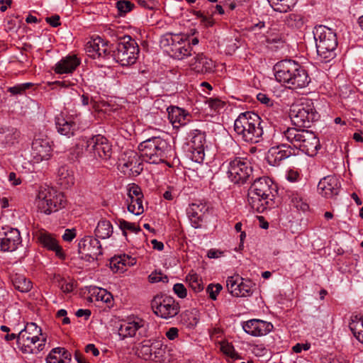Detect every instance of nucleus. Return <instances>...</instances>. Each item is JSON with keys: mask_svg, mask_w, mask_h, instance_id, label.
<instances>
[{"mask_svg": "<svg viewBox=\"0 0 363 363\" xmlns=\"http://www.w3.org/2000/svg\"><path fill=\"white\" fill-rule=\"evenodd\" d=\"M286 24L293 28H301L304 25L303 17L301 14L290 13L286 17Z\"/></svg>", "mask_w": 363, "mask_h": 363, "instance_id": "nucleus-40", "label": "nucleus"}, {"mask_svg": "<svg viewBox=\"0 0 363 363\" xmlns=\"http://www.w3.org/2000/svg\"><path fill=\"white\" fill-rule=\"evenodd\" d=\"M138 357L145 360H154L158 357L160 350L152 352V345L149 344H142L137 350Z\"/></svg>", "mask_w": 363, "mask_h": 363, "instance_id": "nucleus-36", "label": "nucleus"}, {"mask_svg": "<svg viewBox=\"0 0 363 363\" xmlns=\"http://www.w3.org/2000/svg\"><path fill=\"white\" fill-rule=\"evenodd\" d=\"M242 278L237 277H230L227 279V288L228 291L234 296L238 294V289H239Z\"/></svg>", "mask_w": 363, "mask_h": 363, "instance_id": "nucleus-45", "label": "nucleus"}, {"mask_svg": "<svg viewBox=\"0 0 363 363\" xmlns=\"http://www.w3.org/2000/svg\"><path fill=\"white\" fill-rule=\"evenodd\" d=\"M59 184L65 189L74 184V171L67 165L61 166L57 172Z\"/></svg>", "mask_w": 363, "mask_h": 363, "instance_id": "nucleus-29", "label": "nucleus"}, {"mask_svg": "<svg viewBox=\"0 0 363 363\" xmlns=\"http://www.w3.org/2000/svg\"><path fill=\"white\" fill-rule=\"evenodd\" d=\"M282 141L287 142L308 156H315L320 148L318 138L311 130L294 127L281 131Z\"/></svg>", "mask_w": 363, "mask_h": 363, "instance_id": "nucleus-2", "label": "nucleus"}, {"mask_svg": "<svg viewBox=\"0 0 363 363\" xmlns=\"http://www.w3.org/2000/svg\"><path fill=\"white\" fill-rule=\"evenodd\" d=\"M257 99L263 104H265L268 106H271L273 105V101L265 94L259 93L257 95Z\"/></svg>", "mask_w": 363, "mask_h": 363, "instance_id": "nucleus-63", "label": "nucleus"}, {"mask_svg": "<svg viewBox=\"0 0 363 363\" xmlns=\"http://www.w3.org/2000/svg\"><path fill=\"white\" fill-rule=\"evenodd\" d=\"M247 201L252 209L258 213H263L268 208H274L275 205L274 200L265 199V197L249 191Z\"/></svg>", "mask_w": 363, "mask_h": 363, "instance_id": "nucleus-25", "label": "nucleus"}, {"mask_svg": "<svg viewBox=\"0 0 363 363\" xmlns=\"http://www.w3.org/2000/svg\"><path fill=\"white\" fill-rule=\"evenodd\" d=\"M349 328L356 339L363 344V318L352 315Z\"/></svg>", "mask_w": 363, "mask_h": 363, "instance_id": "nucleus-31", "label": "nucleus"}, {"mask_svg": "<svg viewBox=\"0 0 363 363\" xmlns=\"http://www.w3.org/2000/svg\"><path fill=\"white\" fill-rule=\"evenodd\" d=\"M294 153L292 145L287 142L272 147L267 154V161L273 166H277L285 159Z\"/></svg>", "mask_w": 363, "mask_h": 363, "instance_id": "nucleus-17", "label": "nucleus"}, {"mask_svg": "<svg viewBox=\"0 0 363 363\" xmlns=\"http://www.w3.org/2000/svg\"><path fill=\"white\" fill-rule=\"evenodd\" d=\"M38 242L48 250L53 251L59 258L63 259L65 255L62 247L59 245L54 235L45 230H40L35 233Z\"/></svg>", "mask_w": 363, "mask_h": 363, "instance_id": "nucleus-16", "label": "nucleus"}, {"mask_svg": "<svg viewBox=\"0 0 363 363\" xmlns=\"http://www.w3.org/2000/svg\"><path fill=\"white\" fill-rule=\"evenodd\" d=\"M143 201V198H139L137 201L127 200L128 211L136 216L142 214L144 212Z\"/></svg>", "mask_w": 363, "mask_h": 363, "instance_id": "nucleus-41", "label": "nucleus"}, {"mask_svg": "<svg viewBox=\"0 0 363 363\" xmlns=\"http://www.w3.org/2000/svg\"><path fill=\"white\" fill-rule=\"evenodd\" d=\"M140 156L136 152L130 151L125 153V157L120 159L119 166L121 171L129 176L136 177L143 170V165L140 162Z\"/></svg>", "mask_w": 363, "mask_h": 363, "instance_id": "nucleus-13", "label": "nucleus"}, {"mask_svg": "<svg viewBox=\"0 0 363 363\" xmlns=\"http://www.w3.org/2000/svg\"><path fill=\"white\" fill-rule=\"evenodd\" d=\"M312 52H315L317 57L323 62H328L336 56L335 48L333 47H312Z\"/></svg>", "mask_w": 363, "mask_h": 363, "instance_id": "nucleus-32", "label": "nucleus"}, {"mask_svg": "<svg viewBox=\"0 0 363 363\" xmlns=\"http://www.w3.org/2000/svg\"><path fill=\"white\" fill-rule=\"evenodd\" d=\"M86 148L94 158L108 160L112 153L111 145L106 138L101 135H94L86 142Z\"/></svg>", "mask_w": 363, "mask_h": 363, "instance_id": "nucleus-11", "label": "nucleus"}, {"mask_svg": "<svg viewBox=\"0 0 363 363\" xmlns=\"http://www.w3.org/2000/svg\"><path fill=\"white\" fill-rule=\"evenodd\" d=\"M234 130L242 140L257 143L263 135L261 118L254 112L241 113L234 122Z\"/></svg>", "mask_w": 363, "mask_h": 363, "instance_id": "nucleus-4", "label": "nucleus"}, {"mask_svg": "<svg viewBox=\"0 0 363 363\" xmlns=\"http://www.w3.org/2000/svg\"><path fill=\"white\" fill-rule=\"evenodd\" d=\"M134 4L128 0H120L116 2V8L121 16H123L130 11Z\"/></svg>", "mask_w": 363, "mask_h": 363, "instance_id": "nucleus-48", "label": "nucleus"}, {"mask_svg": "<svg viewBox=\"0 0 363 363\" xmlns=\"http://www.w3.org/2000/svg\"><path fill=\"white\" fill-rule=\"evenodd\" d=\"M52 142L45 135L35 137L32 143L31 155L36 162L48 160L52 156Z\"/></svg>", "mask_w": 363, "mask_h": 363, "instance_id": "nucleus-12", "label": "nucleus"}, {"mask_svg": "<svg viewBox=\"0 0 363 363\" xmlns=\"http://www.w3.org/2000/svg\"><path fill=\"white\" fill-rule=\"evenodd\" d=\"M288 196L291 203L297 209L306 211L308 209V205L303 201L302 195L296 191H288Z\"/></svg>", "mask_w": 363, "mask_h": 363, "instance_id": "nucleus-38", "label": "nucleus"}, {"mask_svg": "<svg viewBox=\"0 0 363 363\" xmlns=\"http://www.w3.org/2000/svg\"><path fill=\"white\" fill-rule=\"evenodd\" d=\"M119 228L122 230L123 235H126L125 230H130L132 233H137L140 231V228L137 226L135 223L128 222L125 220H119Z\"/></svg>", "mask_w": 363, "mask_h": 363, "instance_id": "nucleus-47", "label": "nucleus"}, {"mask_svg": "<svg viewBox=\"0 0 363 363\" xmlns=\"http://www.w3.org/2000/svg\"><path fill=\"white\" fill-rule=\"evenodd\" d=\"M191 66L196 72L201 74L211 72L215 67L213 61L202 54L198 55L194 58V62L191 64Z\"/></svg>", "mask_w": 363, "mask_h": 363, "instance_id": "nucleus-28", "label": "nucleus"}, {"mask_svg": "<svg viewBox=\"0 0 363 363\" xmlns=\"http://www.w3.org/2000/svg\"><path fill=\"white\" fill-rule=\"evenodd\" d=\"M36 203L41 213L50 214L64 208L66 199L62 192L50 187H41L37 196Z\"/></svg>", "mask_w": 363, "mask_h": 363, "instance_id": "nucleus-8", "label": "nucleus"}, {"mask_svg": "<svg viewBox=\"0 0 363 363\" xmlns=\"http://www.w3.org/2000/svg\"><path fill=\"white\" fill-rule=\"evenodd\" d=\"M208 210L205 203H192L187 210V214L194 228H199L202 225L203 216Z\"/></svg>", "mask_w": 363, "mask_h": 363, "instance_id": "nucleus-26", "label": "nucleus"}, {"mask_svg": "<svg viewBox=\"0 0 363 363\" xmlns=\"http://www.w3.org/2000/svg\"><path fill=\"white\" fill-rule=\"evenodd\" d=\"M128 200H133L137 201V199H139V198H143V194L142 192V190L140 187L138 185H136L135 184H132L128 189Z\"/></svg>", "mask_w": 363, "mask_h": 363, "instance_id": "nucleus-46", "label": "nucleus"}, {"mask_svg": "<svg viewBox=\"0 0 363 363\" xmlns=\"http://www.w3.org/2000/svg\"><path fill=\"white\" fill-rule=\"evenodd\" d=\"M269 27H267L264 21H259L251 26L248 30L254 35H264L267 32Z\"/></svg>", "mask_w": 363, "mask_h": 363, "instance_id": "nucleus-50", "label": "nucleus"}, {"mask_svg": "<svg viewBox=\"0 0 363 363\" xmlns=\"http://www.w3.org/2000/svg\"><path fill=\"white\" fill-rule=\"evenodd\" d=\"M144 326V320L141 319L126 322L121 325L118 335L122 340L136 335V333Z\"/></svg>", "mask_w": 363, "mask_h": 363, "instance_id": "nucleus-27", "label": "nucleus"}, {"mask_svg": "<svg viewBox=\"0 0 363 363\" xmlns=\"http://www.w3.org/2000/svg\"><path fill=\"white\" fill-rule=\"evenodd\" d=\"M8 181L12 186H18L21 184L22 179L15 172H10L8 175Z\"/></svg>", "mask_w": 363, "mask_h": 363, "instance_id": "nucleus-60", "label": "nucleus"}, {"mask_svg": "<svg viewBox=\"0 0 363 363\" xmlns=\"http://www.w3.org/2000/svg\"><path fill=\"white\" fill-rule=\"evenodd\" d=\"M113 233V226L109 220H101L95 229V235L101 239H106Z\"/></svg>", "mask_w": 363, "mask_h": 363, "instance_id": "nucleus-34", "label": "nucleus"}, {"mask_svg": "<svg viewBox=\"0 0 363 363\" xmlns=\"http://www.w3.org/2000/svg\"><path fill=\"white\" fill-rule=\"evenodd\" d=\"M149 281L151 283H157L159 281L167 282L168 277L167 276H163L161 272H152L149 277Z\"/></svg>", "mask_w": 363, "mask_h": 363, "instance_id": "nucleus-56", "label": "nucleus"}, {"mask_svg": "<svg viewBox=\"0 0 363 363\" xmlns=\"http://www.w3.org/2000/svg\"><path fill=\"white\" fill-rule=\"evenodd\" d=\"M173 291L177 296L180 298H184L187 295V291L184 284L177 283L174 285Z\"/></svg>", "mask_w": 363, "mask_h": 363, "instance_id": "nucleus-59", "label": "nucleus"}, {"mask_svg": "<svg viewBox=\"0 0 363 363\" xmlns=\"http://www.w3.org/2000/svg\"><path fill=\"white\" fill-rule=\"evenodd\" d=\"M259 196L265 197V199L274 200L277 193L276 186L268 177H260L255 180L248 190Z\"/></svg>", "mask_w": 363, "mask_h": 363, "instance_id": "nucleus-14", "label": "nucleus"}, {"mask_svg": "<svg viewBox=\"0 0 363 363\" xmlns=\"http://www.w3.org/2000/svg\"><path fill=\"white\" fill-rule=\"evenodd\" d=\"M46 336L35 323H28L17 335V347L24 354H37L45 348Z\"/></svg>", "mask_w": 363, "mask_h": 363, "instance_id": "nucleus-5", "label": "nucleus"}, {"mask_svg": "<svg viewBox=\"0 0 363 363\" xmlns=\"http://www.w3.org/2000/svg\"><path fill=\"white\" fill-rule=\"evenodd\" d=\"M206 138L204 133L196 132L191 138L189 143V148H204Z\"/></svg>", "mask_w": 363, "mask_h": 363, "instance_id": "nucleus-44", "label": "nucleus"}, {"mask_svg": "<svg viewBox=\"0 0 363 363\" xmlns=\"http://www.w3.org/2000/svg\"><path fill=\"white\" fill-rule=\"evenodd\" d=\"M223 287L220 284H209L206 289V292L208 294L209 297L212 300H216L217 298V295L222 290Z\"/></svg>", "mask_w": 363, "mask_h": 363, "instance_id": "nucleus-53", "label": "nucleus"}, {"mask_svg": "<svg viewBox=\"0 0 363 363\" xmlns=\"http://www.w3.org/2000/svg\"><path fill=\"white\" fill-rule=\"evenodd\" d=\"M77 235L76 230L74 228L66 229L62 235L63 240L66 242H71Z\"/></svg>", "mask_w": 363, "mask_h": 363, "instance_id": "nucleus-62", "label": "nucleus"}, {"mask_svg": "<svg viewBox=\"0 0 363 363\" xmlns=\"http://www.w3.org/2000/svg\"><path fill=\"white\" fill-rule=\"evenodd\" d=\"M272 8L277 12L286 13L296 4L297 0H267Z\"/></svg>", "mask_w": 363, "mask_h": 363, "instance_id": "nucleus-33", "label": "nucleus"}, {"mask_svg": "<svg viewBox=\"0 0 363 363\" xmlns=\"http://www.w3.org/2000/svg\"><path fill=\"white\" fill-rule=\"evenodd\" d=\"M60 350L59 347L53 348L45 359L46 363H65L63 358L57 356L60 354Z\"/></svg>", "mask_w": 363, "mask_h": 363, "instance_id": "nucleus-49", "label": "nucleus"}, {"mask_svg": "<svg viewBox=\"0 0 363 363\" xmlns=\"http://www.w3.org/2000/svg\"><path fill=\"white\" fill-rule=\"evenodd\" d=\"M79 64L80 60L76 55H68L55 64L54 71L60 74L72 73Z\"/></svg>", "mask_w": 363, "mask_h": 363, "instance_id": "nucleus-23", "label": "nucleus"}, {"mask_svg": "<svg viewBox=\"0 0 363 363\" xmlns=\"http://www.w3.org/2000/svg\"><path fill=\"white\" fill-rule=\"evenodd\" d=\"M141 160L150 164L164 163L174 155L172 145L161 137H152L140 143Z\"/></svg>", "mask_w": 363, "mask_h": 363, "instance_id": "nucleus-3", "label": "nucleus"}, {"mask_svg": "<svg viewBox=\"0 0 363 363\" xmlns=\"http://www.w3.org/2000/svg\"><path fill=\"white\" fill-rule=\"evenodd\" d=\"M167 52L170 57L177 60H183L191 55L192 47H169Z\"/></svg>", "mask_w": 363, "mask_h": 363, "instance_id": "nucleus-37", "label": "nucleus"}, {"mask_svg": "<svg viewBox=\"0 0 363 363\" xmlns=\"http://www.w3.org/2000/svg\"><path fill=\"white\" fill-rule=\"evenodd\" d=\"M220 350L226 355L233 358L235 356V350L233 346L225 342L220 343Z\"/></svg>", "mask_w": 363, "mask_h": 363, "instance_id": "nucleus-58", "label": "nucleus"}, {"mask_svg": "<svg viewBox=\"0 0 363 363\" xmlns=\"http://www.w3.org/2000/svg\"><path fill=\"white\" fill-rule=\"evenodd\" d=\"M101 44L102 45H107L106 43H104V40L101 37H99V35H94L91 36V40L87 42L86 45L98 46Z\"/></svg>", "mask_w": 363, "mask_h": 363, "instance_id": "nucleus-61", "label": "nucleus"}, {"mask_svg": "<svg viewBox=\"0 0 363 363\" xmlns=\"http://www.w3.org/2000/svg\"><path fill=\"white\" fill-rule=\"evenodd\" d=\"M186 281L189 282V286L196 293L200 292L203 289V284L201 279L196 274H189L186 277Z\"/></svg>", "mask_w": 363, "mask_h": 363, "instance_id": "nucleus-42", "label": "nucleus"}, {"mask_svg": "<svg viewBox=\"0 0 363 363\" xmlns=\"http://www.w3.org/2000/svg\"><path fill=\"white\" fill-rule=\"evenodd\" d=\"M319 114L316 111L312 100L306 99L300 104H292L289 111L291 121L297 128H305L318 120Z\"/></svg>", "mask_w": 363, "mask_h": 363, "instance_id": "nucleus-7", "label": "nucleus"}, {"mask_svg": "<svg viewBox=\"0 0 363 363\" xmlns=\"http://www.w3.org/2000/svg\"><path fill=\"white\" fill-rule=\"evenodd\" d=\"M33 86L32 83H24L16 85L12 87H9L8 89V91H9L13 95H17V94H23V92L31 87Z\"/></svg>", "mask_w": 363, "mask_h": 363, "instance_id": "nucleus-52", "label": "nucleus"}, {"mask_svg": "<svg viewBox=\"0 0 363 363\" xmlns=\"http://www.w3.org/2000/svg\"><path fill=\"white\" fill-rule=\"evenodd\" d=\"M19 133L13 128H0V143L4 147H10L18 142Z\"/></svg>", "mask_w": 363, "mask_h": 363, "instance_id": "nucleus-30", "label": "nucleus"}, {"mask_svg": "<svg viewBox=\"0 0 363 363\" xmlns=\"http://www.w3.org/2000/svg\"><path fill=\"white\" fill-rule=\"evenodd\" d=\"M59 287L64 293H69L73 290V283L71 280L62 278L59 280Z\"/></svg>", "mask_w": 363, "mask_h": 363, "instance_id": "nucleus-57", "label": "nucleus"}, {"mask_svg": "<svg viewBox=\"0 0 363 363\" xmlns=\"http://www.w3.org/2000/svg\"><path fill=\"white\" fill-rule=\"evenodd\" d=\"M168 118L174 128L185 125L190 121V114L178 106H171L167 108Z\"/></svg>", "mask_w": 363, "mask_h": 363, "instance_id": "nucleus-22", "label": "nucleus"}, {"mask_svg": "<svg viewBox=\"0 0 363 363\" xmlns=\"http://www.w3.org/2000/svg\"><path fill=\"white\" fill-rule=\"evenodd\" d=\"M55 124L57 131L63 135L71 136L79 128V125L74 118L64 117L62 114L55 118Z\"/></svg>", "mask_w": 363, "mask_h": 363, "instance_id": "nucleus-24", "label": "nucleus"}, {"mask_svg": "<svg viewBox=\"0 0 363 363\" xmlns=\"http://www.w3.org/2000/svg\"><path fill=\"white\" fill-rule=\"evenodd\" d=\"M274 71L276 79L291 89L306 87L310 82L307 72L294 60L277 62Z\"/></svg>", "mask_w": 363, "mask_h": 363, "instance_id": "nucleus-1", "label": "nucleus"}, {"mask_svg": "<svg viewBox=\"0 0 363 363\" xmlns=\"http://www.w3.org/2000/svg\"><path fill=\"white\" fill-rule=\"evenodd\" d=\"M45 21L48 23L54 28L57 27L61 24L59 15H53L50 17H47Z\"/></svg>", "mask_w": 363, "mask_h": 363, "instance_id": "nucleus-64", "label": "nucleus"}, {"mask_svg": "<svg viewBox=\"0 0 363 363\" xmlns=\"http://www.w3.org/2000/svg\"><path fill=\"white\" fill-rule=\"evenodd\" d=\"M96 299L98 301L100 300L104 303H110L113 300V296L106 289H99L96 294Z\"/></svg>", "mask_w": 363, "mask_h": 363, "instance_id": "nucleus-55", "label": "nucleus"}, {"mask_svg": "<svg viewBox=\"0 0 363 363\" xmlns=\"http://www.w3.org/2000/svg\"><path fill=\"white\" fill-rule=\"evenodd\" d=\"M21 243L20 232L16 228H9L4 231L0 237V251L13 252Z\"/></svg>", "mask_w": 363, "mask_h": 363, "instance_id": "nucleus-19", "label": "nucleus"}, {"mask_svg": "<svg viewBox=\"0 0 363 363\" xmlns=\"http://www.w3.org/2000/svg\"><path fill=\"white\" fill-rule=\"evenodd\" d=\"M121 258H117L114 257L111 259L110 267L114 272H123L125 269L121 264Z\"/></svg>", "mask_w": 363, "mask_h": 363, "instance_id": "nucleus-54", "label": "nucleus"}, {"mask_svg": "<svg viewBox=\"0 0 363 363\" xmlns=\"http://www.w3.org/2000/svg\"><path fill=\"white\" fill-rule=\"evenodd\" d=\"M239 289L238 290L237 297H247L252 295V283L250 280L244 281L242 279Z\"/></svg>", "mask_w": 363, "mask_h": 363, "instance_id": "nucleus-43", "label": "nucleus"}, {"mask_svg": "<svg viewBox=\"0 0 363 363\" xmlns=\"http://www.w3.org/2000/svg\"><path fill=\"white\" fill-rule=\"evenodd\" d=\"M151 308L157 316L164 319L176 316L180 309L179 303L165 294L155 296L151 301Z\"/></svg>", "mask_w": 363, "mask_h": 363, "instance_id": "nucleus-10", "label": "nucleus"}, {"mask_svg": "<svg viewBox=\"0 0 363 363\" xmlns=\"http://www.w3.org/2000/svg\"><path fill=\"white\" fill-rule=\"evenodd\" d=\"M78 251L82 256L92 259H97L98 256L102 255L100 242L92 236L84 237L79 242Z\"/></svg>", "mask_w": 363, "mask_h": 363, "instance_id": "nucleus-15", "label": "nucleus"}, {"mask_svg": "<svg viewBox=\"0 0 363 363\" xmlns=\"http://www.w3.org/2000/svg\"><path fill=\"white\" fill-rule=\"evenodd\" d=\"M182 320L188 327H194L199 321V311L196 308L187 310L182 314Z\"/></svg>", "mask_w": 363, "mask_h": 363, "instance_id": "nucleus-39", "label": "nucleus"}, {"mask_svg": "<svg viewBox=\"0 0 363 363\" xmlns=\"http://www.w3.org/2000/svg\"><path fill=\"white\" fill-rule=\"evenodd\" d=\"M191 158L197 163L203 162L204 160V148H189Z\"/></svg>", "mask_w": 363, "mask_h": 363, "instance_id": "nucleus-51", "label": "nucleus"}, {"mask_svg": "<svg viewBox=\"0 0 363 363\" xmlns=\"http://www.w3.org/2000/svg\"><path fill=\"white\" fill-rule=\"evenodd\" d=\"M315 45H337L336 33L330 28L319 25L313 31Z\"/></svg>", "mask_w": 363, "mask_h": 363, "instance_id": "nucleus-20", "label": "nucleus"}, {"mask_svg": "<svg viewBox=\"0 0 363 363\" xmlns=\"http://www.w3.org/2000/svg\"><path fill=\"white\" fill-rule=\"evenodd\" d=\"M223 167L227 169L228 177L234 184L245 183L252 173L250 162L244 157L230 159L223 164Z\"/></svg>", "mask_w": 363, "mask_h": 363, "instance_id": "nucleus-9", "label": "nucleus"}, {"mask_svg": "<svg viewBox=\"0 0 363 363\" xmlns=\"http://www.w3.org/2000/svg\"><path fill=\"white\" fill-rule=\"evenodd\" d=\"M12 283L16 289L23 293L29 291L32 288V282L21 274H15L12 277Z\"/></svg>", "mask_w": 363, "mask_h": 363, "instance_id": "nucleus-35", "label": "nucleus"}, {"mask_svg": "<svg viewBox=\"0 0 363 363\" xmlns=\"http://www.w3.org/2000/svg\"><path fill=\"white\" fill-rule=\"evenodd\" d=\"M116 48V50H111V47H86V52L89 57L99 60L108 59L113 55L122 66L135 63L139 53V47Z\"/></svg>", "mask_w": 363, "mask_h": 363, "instance_id": "nucleus-6", "label": "nucleus"}, {"mask_svg": "<svg viewBox=\"0 0 363 363\" xmlns=\"http://www.w3.org/2000/svg\"><path fill=\"white\" fill-rule=\"evenodd\" d=\"M242 328L247 333L258 337L265 335L271 332L273 329V325L267 321L252 319L245 322Z\"/></svg>", "mask_w": 363, "mask_h": 363, "instance_id": "nucleus-21", "label": "nucleus"}, {"mask_svg": "<svg viewBox=\"0 0 363 363\" xmlns=\"http://www.w3.org/2000/svg\"><path fill=\"white\" fill-rule=\"evenodd\" d=\"M340 179L335 176L328 175L323 177L318 184V191L325 198H333L340 191Z\"/></svg>", "mask_w": 363, "mask_h": 363, "instance_id": "nucleus-18", "label": "nucleus"}]
</instances>
